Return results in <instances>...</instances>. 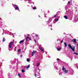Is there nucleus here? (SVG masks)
Returning a JSON list of instances; mask_svg holds the SVG:
<instances>
[{"label": "nucleus", "instance_id": "36", "mask_svg": "<svg viewBox=\"0 0 78 78\" xmlns=\"http://www.w3.org/2000/svg\"><path fill=\"white\" fill-rule=\"evenodd\" d=\"M62 42H63V40H62L61 41V44H62Z\"/></svg>", "mask_w": 78, "mask_h": 78}, {"label": "nucleus", "instance_id": "19", "mask_svg": "<svg viewBox=\"0 0 78 78\" xmlns=\"http://www.w3.org/2000/svg\"><path fill=\"white\" fill-rule=\"evenodd\" d=\"M20 51H21V49H19L18 50V52H20Z\"/></svg>", "mask_w": 78, "mask_h": 78}, {"label": "nucleus", "instance_id": "9", "mask_svg": "<svg viewBox=\"0 0 78 78\" xmlns=\"http://www.w3.org/2000/svg\"><path fill=\"white\" fill-rule=\"evenodd\" d=\"M16 10H18V9H19V7H15Z\"/></svg>", "mask_w": 78, "mask_h": 78}, {"label": "nucleus", "instance_id": "1", "mask_svg": "<svg viewBox=\"0 0 78 78\" xmlns=\"http://www.w3.org/2000/svg\"><path fill=\"white\" fill-rule=\"evenodd\" d=\"M13 43L14 42H12L9 43V47L10 48H11V46H12V45L13 44Z\"/></svg>", "mask_w": 78, "mask_h": 78}, {"label": "nucleus", "instance_id": "7", "mask_svg": "<svg viewBox=\"0 0 78 78\" xmlns=\"http://www.w3.org/2000/svg\"><path fill=\"white\" fill-rule=\"evenodd\" d=\"M76 39L74 38L73 39V41L74 42V43H76Z\"/></svg>", "mask_w": 78, "mask_h": 78}, {"label": "nucleus", "instance_id": "40", "mask_svg": "<svg viewBox=\"0 0 78 78\" xmlns=\"http://www.w3.org/2000/svg\"><path fill=\"white\" fill-rule=\"evenodd\" d=\"M77 41L78 42V40H77Z\"/></svg>", "mask_w": 78, "mask_h": 78}, {"label": "nucleus", "instance_id": "16", "mask_svg": "<svg viewBox=\"0 0 78 78\" xmlns=\"http://www.w3.org/2000/svg\"><path fill=\"white\" fill-rule=\"evenodd\" d=\"M30 59H29V58H27V62H30Z\"/></svg>", "mask_w": 78, "mask_h": 78}, {"label": "nucleus", "instance_id": "12", "mask_svg": "<svg viewBox=\"0 0 78 78\" xmlns=\"http://www.w3.org/2000/svg\"><path fill=\"white\" fill-rule=\"evenodd\" d=\"M3 40H2V42H5V38L3 37Z\"/></svg>", "mask_w": 78, "mask_h": 78}, {"label": "nucleus", "instance_id": "5", "mask_svg": "<svg viewBox=\"0 0 78 78\" xmlns=\"http://www.w3.org/2000/svg\"><path fill=\"white\" fill-rule=\"evenodd\" d=\"M24 42V41H23V40H22L20 41V42H19V43L20 44L21 43H23Z\"/></svg>", "mask_w": 78, "mask_h": 78}, {"label": "nucleus", "instance_id": "21", "mask_svg": "<svg viewBox=\"0 0 78 78\" xmlns=\"http://www.w3.org/2000/svg\"><path fill=\"white\" fill-rule=\"evenodd\" d=\"M55 21L56 22H57V21H58V19H55Z\"/></svg>", "mask_w": 78, "mask_h": 78}, {"label": "nucleus", "instance_id": "3", "mask_svg": "<svg viewBox=\"0 0 78 78\" xmlns=\"http://www.w3.org/2000/svg\"><path fill=\"white\" fill-rule=\"evenodd\" d=\"M68 47L70 48H71V49H72V46L71 45V44H68Z\"/></svg>", "mask_w": 78, "mask_h": 78}, {"label": "nucleus", "instance_id": "35", "mask_svg": "<svg viewBox=\"0 0 78 78\" xmlns=\"http://www.w3.org/2000/svg\"><path fill=\"white\" fill-rule=\"evenodd\" d=\"M61 49V48H58V49Z\"/></svg>", "mask_w": 78, "mask_h": 78}, {"label": "nucleus", "instance_id": "14", "mask_svg": "<svg viewBox=\"0 0 78 78\" xmlns=\"http://www.w3.org/2000/svg\"><path fill=\"white\" fill-rule=\"evenodd\" d=\"M33 9H36V6L34 7L33 8Z\"/></svg>", "mask_w": 78, "mask_h": 78}, {"label": "nucleus", "instance_id": "6", "mask_svg": "<svg viewBox=\"0 0 78 78\" xmlns=\"http://www.w3.org/2000/svg\"><path fill=\"white\" fill-rule=\"evenodd\" d=\"M28 36L26 37L25 41H26V42H27V41H28Z\"/></svg>", "mask_w": 78, "mask_h": 78}, {"label": "nucleus", "instance_id": "22", "mask_svg": "<svg viewBox=\"0 0 78 78\" xmlns=\"http://www.w3.org/2000/svg\"><path fill=\"white\" fill-rule=\"evenodd\" d=\"M24 68H25L26 69H28V67H26V66H24Z\"/></svg>", "mask_w": 78, "mask_h": 78}, {"label": "nucleus", "instance_id": "32", "mask_svg": "<svg viewBox=\"0 0 78 78\" xmlns=\"http://www.w3.org/2000/svg\"><path fill=\"white\" fill-rule=\"evenodd\" d=\"M34 76L35 77H37V74H34Z\"/></svg>", "mask_w": 78, "mask_h": 78}, {"label": "nucleus", "instance_id": "41", "mask_svg": "<svg viewBox=\"0 0 78 78\" xmlns=\"http://www.w3.org/2000/svg\"><path fill=\"white\" fill-rule=\"evenodd\" d=\"M7 0L9 1V0Z\"/></svg>", "mask_w": 78, "mask_h": 78}, {"label": "nucleus", "instance_id": "20", "mask_svg": "<svg viewBox=\"0 0 78 78\" xmlns=\"http://www.w3.org/2000/svg\"><path fill=\"white\" fill-rule=\"evenodd\" d=\"M14 6H15V8H16V7H18V6H17V5H14Z\"/></svg>", "mask_w": 78, "mask_h": 78}, {"label": "nucleus", "instance_id": "8", "mask_svg": "<svg viewBox=\"0 0 78 78\" xmlns=\"http://www.w3.org/2000/svg\"><path fill=\"white\" fill-rule=\"evenodd\" d=\"M64 17H65V19H68V17H67V16H64Z\"/></svg>", "mask_w": 78, "mask_h": 78}, {"label": "nucleus", "instance_id": "38", "mask_svg": "<svg viewBox=\"0 0 78 78\" xmlns=\"http://www.w3.org/2000/svg\"><path fill=\"white\" fill-rule=\"evenodd\" d=\"M20 56H21V57H22V55H20Z\"/></svg>", "mask_w": 78, "mask_h": 78}, {"label": "nucleus", "instance_id": "18", "mask_svg": "<svg viewBox=\"0 0 78 78\" xmlns=\"http://www.w3.org/2000/svg\"><path fill=\"white\" fill-rule=\"evenodd\" d=\"M72 49H75V47L74 46H72Z\"/></svg>", "mask_w": 78, "mask_h": 78}, {"label": "nucleus", "instance_id": "28", "mask_svg": "<svg viewBox=\"0 0 78 78\" xmlns=\"http://www.w3.org/2000/svg\"><path fill=\"white\" fill-rule=\"evenodd\" d=\"M41 50V51H42V52H44V50L42 49H40Z\"/></svg>", "mask_w": 78, "mask_h": 78}, {"label": "nucleus", "instance_id": "24", "mask_svg": "<svg viewBox=\"0 0 78 78\" xmlns=\"http://www.w3.org/2000/svg\"><path fill=\"white\" fill-rule=\"evenodd\" d=\"M22 72H23V73L25 72V71H24L23 69H22Z\"/></svg>", "mask_w": 78, "mask_h": 78}, {"label": "nucleus", "instance_id": "25", "mask_svg": "<svg viewBox=\"0 0 78 78\" xmlns=\"http://www.w3.org/2000/svg\"><path fill=\"white\" fill-rule=\"evenodd\" d=\"M30 65H29L27 66V68H30Z\"/></svg>", "mask_w": 78, "mask_h": 78}, {"label": "nucleus", "instance_id": "26", "mask_svg": "<svg viewBox=\"0 0 78 78\" xmlns=\"http://www.w3.org/2000/svg\"><path fill=\"white\" fill-rule=\"evenodd\" d=\"M28 39H29V40H30V41H31V38H30V37H28Z\"/></svg>", "mask_w": 78, "mask_h": 78}, {"label": "nucleus", "instance_id": "30", "mask_svg": "<svg viewBox=\"0 0 78 78\" xmlns=\"http://www.w3.org/2000/svg\"><path fill=\"white\" fill-rule=\"evenodd\" d=\"M60 60V59L59 58H57V61H59Z\"/></svg>", "mask_w": 78, "mask_h": 78}, {"label": "nucleus", "instance_id": "4", "mask_svg": "<svg viewBox=\"0 0 78 78\" xmlns=\"http://www.w3.org/2000/svg\"><path fill=\"white\" fill-rule=\"evenodd\" d=\"M69 72V70H65L64 71L65 73H67Z\"/></svg>", "mask_w": 78, "mask_h": 78}, {"label": "nucleus", "instance_id": "15", "mask_svg": "<svg viewBox=\"0 0 78 78\" xmlns=\"http://www.w3.org/2000/svg\"><path fill=\"white\" fill-rule=\"evenodd\" d=\"M18 76H19V77H21V75H20V74H18Z\"/></svg>", "mask_w": 78, "mask_h": 78}, {"label": "nucleus", "instance_id": "11", "mask_svg": "<svg viewBox=\"0 0 78 78\" xmlns=\"http://www.w3.org/2000/svg\"><path fill=\"white\" fill-rule=\"evenodd\" d=\"M40 65V63H38L37 64V67H38V66H39Z\"/></svg>", "mask_w": 78, "mask_h": 78}, {"label": "nucleus", "instance_id": "39", "mask_svg": "<svg viewBox=\"0 0 78 78\" xmlns=\"http://www.w3.org/2000/svg\"><path fill=\"white\" fill-rule=\"evenodd\" d=\"M27 0V1H30V0Z\"/></svg>", "mask_w": 78, "mask_h": 78}, {"label": "nucleus", "instance_id": "13", "mask_svg": "<svg viewBox=\"0 0 78 78\" xmlns=\"http://www.w3.org/2000/svg\"><path fill=\"white\" fill-rule=\"evenodd\" d=\"M64 44H65V45L66 47H67V43H66L65 42L64 43Z\"/></svg>", "mask_w": 78, "mask_h": 78}, {"label": "nucleus", "instance_id": "31", "mask_svg": "<svg viewBox=\"0 0 78 78\" xmlns=\"http://www.w3.org/2000/svg\"><path fill=\"white\" fill-rule=\"evenodd\" d=\"M72 50L73 51H75V49H72Z\"/></svg>", "mask_w": 78, "mask_h": 78}, {"label": "nucleus", "instance_id": "2", "mask_svg": "<svg viewBox=\"0 0 78 78\" xmlns=\"http://www.w3.org/2000/svg\"><path fill=\"white\" fill-rule=\"evenodd\" d=\"M37 51H34L32 52V56H33L34 55L35 53H36Z\"/></svg>", "mask_w": 78, "mask_h": 78}, {"label": "nucleus", "instance_id": "27", "mask_svg": "<svg viewBox=\"0 0 78 78\" xmlns=\"http://www.w3.org/2000/svg\"><path fill=\"white\" fill-rule=\"evenodd\" d=\"M68 4L69 5L70 4V1H69V2H68Z\"/></svg>", "mask_w": 78, "mask_h": 78}, {"label": "nucleus", "instance_id": "37", "mask_svg": "<svg viewBox=\"0 0 78 78\" xmlns=\"http://www.w3.org/2000/svg\"><path fill=\"white\" fill-rule=\"evenodd\" d=\"M39 49H41V48L40 47H39Z\"/></svg>", "mask_w": 78, "mask_h": 78}, {"label": "nucleus", "instance_id": "17", "mask_svg": "<svg viewBox=\"0 0 78 78\" xmlns=\"http://www.w3.org/2000/svg\"><path fill=\"white\" fill-rule=\"evenodd\" d=\"M74 54H75L76 55H78V53L76 52H74Z\"/></svg>", "mask_w": 78, "mask_h": 78}, {"label": "nucleus", "instance_id": "29", "mask_svg": "<svg viewBox=\"0 0 78 78\" xmlns=\"http://www.w3.org/2000/svg\"><path fill=\"white\" fill-rule=\"evenodd\" d=\"M35 36H36V37H38V35H37V34H36V35H35Z\"/></svg>", "mask_w": 78, "mask_h": 78}, {"label": "nucleus", "instance_id": "10", "mask_svg": "<svg viewBox=\"0 0 78 78\" xmlns=\"http://www.w3.org/2000/svg\"><path fill=\"white\" fill-rule=\"evenodd\" d=\"M64 70H66V69L64 68V66H63L62 68V70L63 71Z\"/></svg>", "mask_w": 78, "mask_h": 78}, {"label": "nucleus", "instance_id": "33", "mask_svg": "<svg viewBox=\"0 0 78 78\" xmlns=\"http://www.w3.org/2000/svg\"><path fill=\"white\" fill-rule=\"evenodd\" d=\"M57 50L58 51H60V50H61V49H57Z\"/></svg>", "mask_w": 78, "mask_h": 78}, {"label": "nucleus", "instance_id": "23", "mask_svg": "<svg viewBox=\"0 0 78 78\" xmlns=\"http://www.w3.org/2000/svg\"><path fill=\"white\" fill-rule=\"evenodd\" d=\"M56 15H55L54 16H53V17H54V18H55V17H56Z\"/></svg>", "mask_w": 78, "mask_h": 78}, {"label": "nucleus", "instance_id": "34", "mask_svg": "<svg viewBox=\"0 0 78 78\" xmlns=\"http://www.w3.org/2000/svg\"><path fill=\"white\" fill-rule=\"evenodd\" d=\"M34 41H35V43H36V40H34Z\"/></svg>", "mask_w": 78, "mask_h": 78}]
</instances>
